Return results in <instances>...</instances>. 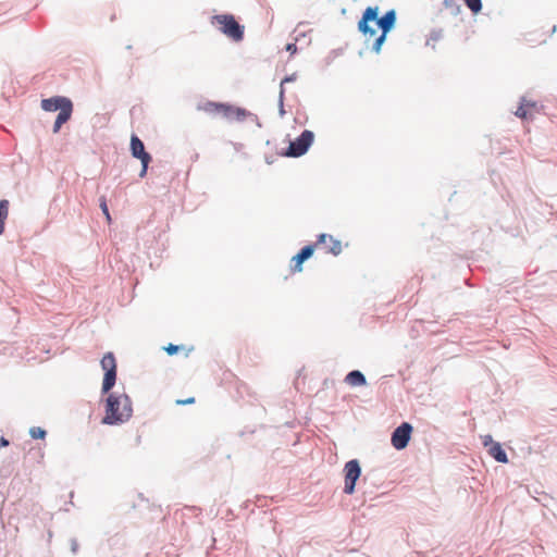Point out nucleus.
<instances>
[{
	"label": "nucleus",
	"mask_w": 557,
	"mask_h": 557,
	"mask_svg": "<svg viewBox=\"0 0 557 557\" xmlns=\"http://www.w3.org/2000/svg\"><path fill=\"white\" fill-rule=\"evenodd\" d=\"M133 414L132 400L125 393H112L106 400V414L103 424H120L129 420Z\"/></svg>",
	"instance_id": "1"
},
{
	"label": "nucleus",
	"mask_w": 557,
	"mask_h": 557,
	"mask_svg": "<svg viewBox=\"0 0 557 557\" xmlns=\"http://www.w3.org/2000/svg\"><path fill=\"white\" fill-rule=\"evenodd\" d=\"M377 11V8H368L358 23V28L366 40L373 39L371 51L376 54L380 53L383 44V16L380 17Z\"/></svg>",
	"instance_id": "2"
},
{
	"label": "nucleus",
	"mask_w": 557,
	"mask_h": 557,
	"mask_svg": "<svg viewBox=\"0 0 557 557\" xmlns=\"http://www.w3.org/2000/svg\"><path fill=\"white\" fill-rule=\"evenodd\" d=\"M41 109L46 112L60 111L53 125V133L57 134L62 125L71 119L73 113V102L66 97L54 96L42 99Z\"/></svg>",
	"instance_id": "3"
},
{
	"label": "nucleus",
	"mask_w": 557,
	"mask_h": 557,
	"mask_svg": "<svg viewBox=\"0 0 557 557\" xmlns=\"http://www.w3.org/2000/svg\"><path fill=\"white\" fill-rule=\"evenodd\" d=\"M197 109L202 111L211 116H219L225 119L227 121H242L246 116L245 110L233 107L227 103L214 102V101H206L200 103Z\"/></svg>",
	"instance_id": "4"
},
{
	"label": "nucleus",
	"mask_w": 557,
	"mask_h": 557,
	"mask_svg": "<svg viewBox=\"0 0 557 557\" xmlns=\"http://www.w3.org/2000/svg\"><path fill=\"white\" fill-rule=\"evenodd\" d=\"M211 24L233 41H242L244 38V26L240 25L232 14H218L212 16Z\"/></svg>",
	"instance_id": "5"
},
{
	"label": "nucleus",
	"mask_w": 557,
	"mask_h": 557,
	"mask_svg": "<svg viewBox=\"0 0 557 557\" xmlns=\"http://www.w3.org/2000/svg\"><path fill=\"white\" fill-rule=\"evenodd\" d=\"M100 366L102 370L104 371V376L102 381V393L107 394L109 393L112 387L115 385L116 382V360L113 355V352H107L102 357L100 361Z\"/></svg>",
	"instance_id": "6"
},
{
	"label": "nucleus",
	"mask_w": 557,
	"mask_h": 557,
	"mask_svg": "<svg viewBox=\"0 0 557 557\" xmlns=\"http://www.w3.org/2000/svg\"><path fill=\"white\" fill-rule=\"evenodd\" d=\"M131 151L134 158L140 160L141 171L139 176L145 177L147 174L148 165L151 161V156L146 152L144 143L136 135H132L131 137Z\"/></svg>",
	"instance_id": "7"
},
{
	"label": "nucleus",
	"mask_w": 557,
	"mask_h": 557,
	"mask_svg": "<svg viewBox=\"0 0 557 557\" xmlns=\"http://www.w3.org/2000/svg\"><path fill=\"white\" fill-rule=\"evenodd\" d=\"M313 138L314 136L311 131H304L301 135L296 138V140L290 143L286 154L288 157H300L305 154L308 148L311 146Z\"/></svg>",
	"instance_id": "8"
},
{
	"label": "nucleus",
	"mask_w": 557,
	"mask_h": 557,
	"mask_svg": "<svg viewBox=\"0 0 557 557\" xmlns=\"http://www.w3.org/2000/svg\"><path fill=\"white\" fill-rule=\"evenodd\" d=\"M412 430V425L408 422H404L396 428L391 437L393 447L397 450L406 448L411 438Z\"/></svg>",
	"instance_id": "9"
},
{
	"label": "nucleus",
	"mask_w": 557,
	"mask_h": 557,
	"mask_svg": "<svg viewBox=\"0 0 557 557\" xmlns=\"http://www.w3.org/2000/svg\"><path fill=\"white\" fill-rule=\"evenodd\" d=\"M345 472V487L344 492L348 495L355 492V485L361 474V469L358 460L354 459L348 461L344 468Z\"/></svg>",
	"instance_id": "10"
},
{
	"label": "nucleus",
	"mask_w": 557,
	"mask_h": 557,
	"mask_svg": "<svg viewBox=\"0 0 557 557\" xmlns=\"http://www.w3.org/2000/svg\"><path fill=\"white\" fill-rule=\"evenodd\" d=\"M313 246H315V249L321 248L324 252L334 256H338L343 250L342 243L329 234H320Z\"/></svg>",
	"instance_id": "11"
},
{
	"label": "nucleus",
	"mask_w": 557,
	"mask_h": 557,
	"mask_svg": "<svg viewBox=\"0 0 557 557\" xmlns=\"http://www.w3.org/2000/svg\"><path fill=\"white\" fill-rule=\"evenodd\" d=\"M315 246L313 244L305 246L296 256L290 260V271L298 273L302 271V263L308 260L314 252Z\"/></svg>",
	"instance_id": "12"
},
{
	"label": "nucleus",
	"mask_w": 557,
	"mask_h": 557,
	"mask_svg": "<svg viewBox=\"0 0 557 557\" xmlns=\"http://www.w3.org/2000/svg\"><path fill=\"white\" fill-rule=\"evenodd\" d=\"M488 454L500 463L508 462L507 454L498 442L492 444V447L488 448Z\"/></svg>",
	"instance_id": "13"
},
{
	"label": "nucleus",
	"mask_w": 557,
	"mask_h": 557,
	"mask_svg": "<svg viewBox=\"0 0 557 557\" xmlns=\"http://www.w3.org/2000/svg\"><path fill=\"white\" fill-rule=\"evenodd\" d=\"M345 382L351 386H360L366 383V379L360 371L355 370L346 375Z\"/></svg>",
	"instance_id": "14"
},
{
	"label": "nucleus",
	"mask_w": 557,
	"mask_h": 557,
	"mask_svg": "<svg viewBox=\"0 0 557 557\" xmlns=\"http://www.w3.org/2000/svg\"><path fill=\"white\" fill-rule=\"evenodd\" d=\"M9 215V201L7 199L0 200V235L4 232L5 220Z\"/></svg>",
	"instance_id": "15"
},
{
	"label": "nucleus",
	"mask_w": 557,
	"mask_h": 557,
	"mask_svg": "<svg viewBox=\"0 0 557 557\" xmlns=\"http://www.w3.org/2000/svg\"><path fill=\"white\" fill-rule=\"evenodd\" d=\"M396 22V12L395 10H389L385 12V35L394 27Z\"/></svg>",
	"instance_id": "16"
},
{
	"label": "nucleus",
	"mask_w": 557,
	"mask_h": 557,
	"mask_svg": "<svg viewBox=\"0 0 557 557\" xmlns=\"http://www.w3.org/2000/svg\"><path fill=\"white\" fill-rule=\"evenodd\" d=\"M534 106H535V103H533V102H527L524 99H522L521 104H520V107L517 109V111L515 112V114H516L518 117L527 119V117H528L527 107H531V108H533Z\"/></svg>",
	"instance_id": "17"
},
{
	"label": "nucleus",
	"mask_w": 557,
	"mask_h": 557,
	"mask_svg": "<svg viewBox=\"0 0 557 557\" xmlns=\"http://www.w3.org/2000/svg\"><path fill=\"white\" fill-rule=\"evenodd\" d=\"M29 434L35 440L45 438L46 431L39 426H34L29 430Z\"/></svg>",
	"instance_id": "18"
},
{
	"label": "nucleus",
	"mask_w": 557,
	"mask_h": 557,
	"mask_svg": "<svg viewBox=\"0 0 557 557\" xmlns=\"http://www.w3.org/2000/svg\"><path fill=\"white\" fill-rule=\"evenodd\" d=\"M467 7L474 13H478L482 9L481 0H465Z\"/></svg>",
	"instance_id": "19"
},
{
	"label": "nucleus",
	"mask_w": 557,
	"mask_h": 557,
	"mask_svg": "<svg viewBox=\"0 0 557 557\" xmlns=\"http://www.w3.org/2000/svg\"><path fill=\"white\" fill-rule=\"evenodd\" d=\"M100 208L106 216L107 222L110 224L112 222V218L108 209L106 197L100 198Z\"/></svg>",
	"instance_id": "20"
},
{
	"label": "nucleus",
	"mask_w": 557,
	"mask_h": 557,
	"mask_svg": "<svg viewBox=\"0 0 557 557\" xmlns=\"http://www.w3.org/2000/svg\"><path fill=\"white\" fill-rule=\"evenodd\" d=\"M481 440H482V444L485 446V447H492V444H495L496 442L493 441V437L492 435L490 434H486V435H482L481 436Z\"/></svg>",
	"instance_id": "21"
},
{
	"label": "nucleus",
	"mask_w": 557,
	"mask_h": 557,
	"mask_svg": "<svg viewBox=\"0 0 557 557\" xmlns=\"http://www.w3.org/2000/svg\"><path fill=\"white\" fill-rule=\"evenodd\" d=\"M195 401H196L195 397H188L186 399H177L175 401V404L177 406H184V405H193V404H195Z\"/></svg>",
	"instance_id": "22"
},
{
	"label": "nucleus",
	"mask_w": 557,
	"mask_h": 557,
	"mask_svg": "<svg viewBox=\"0 0 557 557\" xmlns=\"http://www.w3.org/2000/svg\"><path fill=\"white\" fill-rule=\"evenodd\" d=\"M284 95H285V89L281 88L280 89V96H278V103H280V112H281V114H284Z\"/></svg>",
	"instance_id": "23"
},
{
	"label": "nucleus",
	"mask_w": 557,
	"mask_h": 557,
	"mask_svg": "<svg viewBox=\"0 0 557 557\" xmlns=\"http://www.w3.org/2000/svg\"><path fill=\"white\" fill-rule=\"evenodd\" d=\"M180 347L176 346V345H173V344H170L168 347H165V351L169 354V355H174L178 351Z\"/></svg>",
	"instance_id": "24"
},
{
	"label": "nucleus",
	"mask_w": 557,
	"mask_h": 557,
	"mask_svg": "<svg viewBox=\"0 0 557 557\" xmlns=\"http://www.w3.org/2000/svg\"><path fill=\"white\" fill-rule=\"evenodd\" d=\"M296 79V74H292L289 76H286L285 78L282 79L281 82V88H284V85L286 83H289V82H294Z\"/></svg>",
	"instance_id": "25"
},
{
	"label": "nucleus",
	"mask_w": 557,
	"mask_h": 557,
	"mask_svg": "<svg viewBox=\"0 0 557 557\" xmlns=\"http://www.w3.org/2000/svg\"><path fill=\"white\" fill-rule=\"evenodd\" d=\"M286 50H287L288 52H290L292 54H294V53L297 51L296 44H287V46H286Z\"/></svg>",
	"instance_id": "26"
},
{
	"label": "nucleus",
	"mask_w": 557,
	"mask_h": 557,
	"mask_svg": "<svg viewBox=\"0 0 557 557\" xmlns=\"http://www.w3.org/2000/svg\"><path fill=\"white\" fill-rule=\"evenodd\" d=\"M9 445V441L3 436L0 437V448Z\"/></svg>",
	"instance_id": "27"
}]
</instances>
